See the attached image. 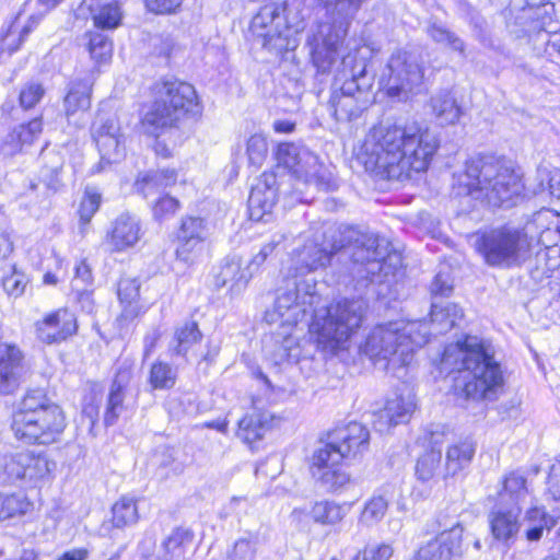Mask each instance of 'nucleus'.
Instances as JSON below:
<instances>
[{"label": "nucleus", "instance_id": "nucleus-30", "mask_svg": "<svg viewBox=\"0 0 560 560\" xmlns=\"http://www.w3.org/2000/svg\"><path fill=\"white\" fill-rule=\"evenodd\" d=\"M431 324L425 320H421L427 325L429 331L428 339L431 335H442L450 331L452 328L457 326L464 317L463 310L455 303L433 302L431 306Z\"/></svg>", "mask_w": 560, "mask_h": 560}, {"label": "nucleus", "instance_id": "nucleus-32", "mask_svg": "<svg viewBox=\"0 0 560 560\" xmlns=\"http://www.w3.org/2000/svg\"><path fill=\"white\" fill-rule=\"evenodd\" d=\"M351 503H338L330 500L316 501L310 511L314 523L335 528L342 523L351 511Z\"/></svg>", "mask_w": 560, "mask_h": 560}, {"label": "nucleus", "instance_id": "nucleus-60", "mask_svg": "<svg viewBox=\"0 0 560 560\" xmlns=\"http://www.w3.org/2000/svg\"><path fill=\"white\" fill-rule=\"evenodd\" d=\"M93 285V276L91 267L86 264L85 260H81L75 266L74 277L71 281L72 290H81L84 288H92Z\"/></svg>", "mask_w": 560, "mask_h": 560}, {"label": "nucleus", "instance_id": "nucleus-8", "mask_svg": "<svg viewBox=\"0 0 560 560\" xmlns=\"http://www.w3.org/2000/svg\"><path fill=\"white\" fill-rule=\"evenodd\" d=\"M366 311L368 304L362 299H343L315 311L310 330L316 336L317 347L331 355L347 351Z\"/></svg>", "mask_w": 560, "mask_h": 560}, {"label": "nucleus", "instance_id": "nucleus-61", "mask_svg": "<svg viewBox=\"0 0 560 560\" xmlns=\"http://www.w3.org/2000/svg\"><path fill=\"white\" fill-rule=\"evenodd\" d=\"M430 291L434 296H447L453 291V283L447 273L439 272L431 285Z\"/></svg>", "mask_w": 560, "mask_h": 560}, {"label": "nucleus", "instance_id": "nucleus-29", "mask_svg": "<svg viewBox=\"0 0 560 560\" xmlns=\"http://www.w3.org/2000/svg\"><path fill=\"white\" fill-rule=\"evenodd\" d=\"M194 533L190 529L175 528L162 540L155 560H186L192 548Z\"/></svg>", "mask_w": 560, "mask_h": 560}, {"label": "nucleus", "instance_id": "nucleus-51", "mask_svg": "<svg viewBox=\"0 0 560 560\" xmlns=\"http://www.w3.org/2000/svg\"><path fill=\"white\" fill-rule=\"evenodd\" d=\"M205 242L176 237L175 257L176 260L186 265H195L203 253Z\"/></svg>", "mask_w": 560, "mask_h": 560}, {"label": "nucleus", "instance_id": "nucleus-49", "mask_svg": "<svg viewBox=\"0 0 560 560\" xmlns=\"http://www.w3.org/2000/svg\"><path fill=\"white\" fill-rule=\"evenodd\" d=\"M101 202L102 196L97 189L94 187H86L78 209L82 234L85 233L86 226L90 224L92 218L97 212Z\"/></svg>", "mask_w": 560, "mask_h": 560}, {"label": "nucleus", "instance_id": "nucleus-11", "mask_svg": "<svg viewBox=\"0 0 560 560\" xmlns=\"http://www.w3.org/2000/svg\"><path fill=\"white\" fill-rule=\"evenodd\" d=\"M156 98L141 120L143 132L158 138L185 115L197 116L201 105L195 88L183 81H163L155 86Z\"/></svg>", "mask_w": 560, "mask_h": 560}, {"label": "nucleus", "instance_id": "nucleus-43", "mask_svg": "<svg viewBox=\"0 0 560 560\" xmlns=\"http://www.w3.org/2000/svg\"><path fill=\"white\" fill-rule=\"evenodd\" d=\"M33 510V503L23 493L0 492V522L24 516Z\"/></svg>", "mask_w": 560, "mask_h": 560}, {"label": "nucleus", "instance_id": "nucleus-31", "mask_svg": "<svg viewBox=\"0 0 560 560\" xmlns=\"http://www.w3.org/2000/svg\"><path fill=\"white\" fill-rule=\"evenodd\" d=\"M253 277V271L242 267V259L237 256L226 257L219 273L215 276L218 288L229 287L233 292L242 291Z\"/></svg>", "mask_w": 560, "mask_h": 560}, {"label": "nucleus", "instance_id": "nucleus-53", "mask_svg": "<svg viewBox=\"0 0 560 560\" xmlns=\"http://www.w3.org/2000/svg\"><path fill=\"white\" fill-rule=\"evenodd\" d=\"M208 235L207 222L199 217H186L182 220L176 237L206 242Z\"/></svg>", "mask_w": 560, "mask_h": 560}, {"label": "nucleus", "instance_id": "nucleus-41", "mask_svg": "<svg viewBox=\"0 0 560 560\" xmlns=\"http://www.w3.org/2000/svg\"><path fill=\"white\" fill-rule=\"evenodd\" d=\"M440 443V439L435 434L431 436V448L427 450L417 460L415 474L418 480L425 482L431 480L440 469L442 451L435 445Z\"/></svg>", "mask_w": 560, "mask_h": 560}, {"label": "nucleus", "instance_id": "nucleus-4", "mask_svg": "<svg viewBox=\"0 0 560 560\" xmlns=\"http://www.w3.org/2000/svg\"><path fill=\"white\" fill-rule=\"evenodd\" d=\"M453 189L457 196H471L492 207H511L521 197L524 185L521 176L505 163L478 156L454 175Z\"/></svg>", "mask_w": 560, "mask_h": 560}, {"label": "nucleus", "instance_id": "nucleus-20", "mask_svg": "<svg viewBox=\"0 0 560 560\" xmlns=\"http://www.w3.org/2000/svg\"><path fill=\"white\" fill-rule=\"evenodd\" d=\"M75 315L68 308H58L47 313L35 323L37 339L46 345L60 343L77 334Z\"/></svg>", "mask_w": 560, "mask_h": 560}, {"label": "nucleus", "instance_id": "nucleus-3", "mask_svg": "<svg viewBox=\"0 0 560 560\" xmlns=\"http://www.w3.org/2000/svg\"><path fill=\"white\" fill-rule=\"evenodd\" d=\"M441 373L458 372L455 388L468 399L492 400L503 384L500 365L476 336L448 345L441 357Z\"/></svg>", "mask_w": 560, "mask_h": 560}, {"label": "nucleus", "instance_id": "nucleus-52", "mask_svg": "<svg viewBox=\"0 0 560 560\" xmlns=\"http://www.w3.org/2000/svg\"><path fill=\"white\" fill-rule=\"evenodd\" d=\"M427 33L432 40L438 44H443L451 49L458 51L460 54L464 52V43L457 37L453 32L447 30L444 25L438 22H430L427 27Z\"/></svg>", "mask_w": 560, "mask_h": 560}, {"label": "nucleus", "instance_id": "nucleus-42", "mask_svg": "<svg viewBox=\"0 0 560 560\" xmlns=\"http://www.w3.org/2000/svg\"><path fill=\"white\" fill-rule=\"evenodd\" d=\"M176 177L177 174L174 170L152 172L138 178L136 186L137 189L142 192L145 198H149L174 185Z\"/></svg>", "mask_w": 560, "mask_h": 560}, {"label": "nucleus", "instance_id": "nucleus-45", "mask_svg": "<svg viewBox=\"0 0 560 560\" xmlns=\"http://www.w3.org/2000/svg\"><path fill=\"white\" fill-rule=\"evenodd\" d=\"M389 504L388 495L384 493H374L365 503L361 511L359 523L371 527L380 523L387 513Z\"/></svg>", "mask_w": 560, "mask_h": 560}, {"label": "nucleus", "instance_id": "nucleus-7", "mask_svg": "<svg viewBox=\"0 0 560 560\" xmlns=\"http://www.w3.org/2000/svg\"><path fill=\"white\" fill-rule=\"evenodd\" d=\"M66 428V417L43 389L28 390L13 415L14 436L26 444L49 445L57 442Z\"/></svg>", "mask_w": 560, "mask_h": 560}, {"label": "nucleus", "instance_id": "nucleus-18", "mask_svg": "<svg viewBox=\"0 0 560 560\" xmlns=\"http://www.w3.org/2000/svg\"><path fill=\"white\" fill-rule=\"evenodd\" d=\"M463 527L453 526L422 544L410 560H463Z\"/></svg>", "mask_w": 560, "mask_h": 560}, {"label": "nucleus", "instance_id": "nucleus-40", "mask_svg": "<svg viewBox=\"0 0 560 560\" xmlns=\"http://www.w3.org/2000/svg\"><path fill=\"white\" fill-rule=\"evenodd\" d=\"M526 225H533L535 230L530 241L529 258L533 257L535 250L560 245V225L557 228L546 226L541 220V214L527 221Z\"/></svg>", "mask_w": 560, "mask_h": 560}, {"label": "nucleus", "instance_id": "nucleus-59", "mask_svg": "<svg viewBox=\"0 0 560 560\" xmlns=\"http://www.w3.org/2000/svg\"><path fill=\"white\" fill-rule=\"evenodd\" d=\"M44 89L39 83L26 84L20 93V104L24 108L34 107L44 96Z\"/></svg>", "mask_w": 560, "mask_h": 560}, {"label": "nucleus", "instance_id": "nucleus-38", "mask_svg": "<svg viewBox=\"0 0 560 560\" xmlns=\"http://www.w3.org/2000/svg\"><path fill=\"white\" fill-rule=\"evenodd\" d=\"M140 284L136 279H121L118 283V298L122 305L121 317L133 319L141 313L139 304Z\"/></svg>", "mask_w": 560, "mask_h": 560}, {"label": "nucleus", "instance_id": "nucleus-26", "mask_svg": "<svg viewBox=\"0 0 560 560\" xmlns=\"http://www.w3.org/2000/svg\"><path fill=\"white\" fill-rule=\"evenodd\" d=\"M520 508L494 506L488 514V523L492 537L500 542L509 544L520 530Z\"/></svg>", "mask_w": 560, "mask_h": 560}, {"label": "nucleus", "instance_id": "nucleus-19", "mask_svg": "<svg viewBox=\"0 0 560 560\" xmlns=\"http://www.w3.org/2000/svg\"><path fill=\"white\" fill-rule=\"evenodd\" d=\"M277 168L288 170L304 184L317 185V158L293 143H280L276 152Z\"/></svg>", "mask_w": 560, "mask_h": 560}, {"label": "nucleus", "instance_id": "nucleus-62", "mask_svg": "<svg viewBox=\"0 0 560 560\" xmlns=\"http://www.w3.org/2000/svg\"><path fill=\"white\" fill-rule=\"evenodd\" d=\"M26 287L25 276L19 272H13L3 279V288L10 294L19 296L23 293Z\"/></svg>", "mask_w": 560, "mask_h": 560}, {"label": "nucleus", "instance_id": "nucleus-64", "mask_svg": "<svg viewBox=\"0 0 560 560\" xmlns=\"http://www.w3.org/2000/svg\"><path fill=\"white\" fill-rule=\"evenodd\" d=\"M394 553V549L388 544H381L377 547L365 549L363 560H389Z\"/></svg>", "mask_w": 560, "mask_h": 560}, {"label": "nucleus", "instance_id": "nucleus-56", "mask_svg": "<svg viewBox=\"0 0 560 560\" xmlns=\"http://www.w3.org/2000/svg\"><path fill=\"white\" fill-rule=\"evenodd\" d=\"M268 143L264 136L253 135L247 141V155L252 164L260 166L267 156Z\"/></svg>", "mask_w": 560, "mask_h": 560}, {"label": "nucleus", "instance_id": "nucleus-1", "mask_svg": "<svg viewBox=\"0 0 560 560\" xmlns=\"http://www.w3.org/2000/svg\"><path fill=\"white\" fill-rule=\"evenodd\" d=\"M438 148L436 136L417 122L381 125L369 130L354 154L368 173L382 179L404 180L427 171Z\"/></svg>", "mask_w": 560, "mask_h": 560}, {"label": "nucleus", "instance_id": "nucleus-10", "mask_svg": "<svg viewBox=\"0 0 560 560\" xmlns=\"http://www.w3.org/2000/svg\"><path fill=\"white\" fill-rule=\"evenodd\" d=\"M305 28L302 11L288 3H270L253 16L248 33L262 48L282 54L294 50Z\"/></svg>", "mask_w": 560, "mask_h": 560}, {"label": "nucleus", "instance_id": "nucleus-2", "mask_svg": "<svg viewBox=\"0 0 560 560\" xmlns=\"http://www.w3.org/2000/svg\"><path fill=\"white\" fill-rule=\"evenodd\" d=\"M347 244L343 241L318 243V240L307 241L302 247L293 250L290 259V271L293 276L305 275L325 267L332 254L345 248L354 264L364 266L358 270L360 277L371 282H383L400 269L401 254L390 248L389 242L371 232L347 230Z\"/></svg>", "mask_w": 560, "mask_h": 560}, {"label": "nucleus", "instance_id": "nucleus-14", "mask_svg": "<svg viewBox=\"0 0 560 560\" xmlns=\"http://www.w3.org/2000/svg\"><path fill=\"white\" fill-rule=\"evenodd\" d=\"M315 283L307 281L288 283L277 291L271 308L265 313L268 324L293 327L304 318L306 313L317 303Z\"/></svg>", "mask_w": 560, "mask_h": 560}, {"label": "nucleus", "instance_id": "nucleus-48", "mask_svg": "<svg viewBox=\"0 0 560 560\" xmlns=\"http://www.w3.org/2000/svg\"><path fill=\"white\" fill-rule=\"evenodd\" d=\"M258 547V534L247 532L238 537L226 551L228 560H255Z\"/></svg>", "mask_w": 560, "mask_h": 560}, {"label": "nucleus", "instance_id": "nucleus-57", "mask_svg": "<svg viewBox=\"0 0 560 560\" xmlns=\"http://www.w3.org/2000/svg\"><path fill=\"white\" fill-rule=\"evenodd\" d=\"M43 124L40 119H34L26 125H21L16 130L9 135L11 140L18 139L23 144H31L42 132Z\"/></svg>", "mask_w": 560, "mask_h": 560}, {"label": "nucleus", "instance_id": "nucleus-47", "mask_svg": "<svg viewBox=\"0 0 560 560\" xmlns=\"http://www.w3.org/2000/svg\"><path fill=\"white\" fill-rule=\"evenodd\" d=\"M535 269L532 276L535 279L550 277V272L560 267V245L542 248L534 252Z\"/></svg>", "mask_w": 560, "mask_h": 560}, {"label": "nucleus", "instance_id": "nucleus-9", "mask_svg": "<svg viewBox=\"0 0 560 560\" xmlns=\"http://www.w3.org/2000/svg\"><path fill=\"white\" fill-rule=\"evenodd\" d=\"M365 0H318L324 10L323 20L308 38L314 66L327 72L336 61L337 51Z\"/></svg>", "mask_w": 560, "mask_h": 560}, {"label": "nucleus", "instance_id": "nucleus-24", "mask_svg": "<svg viewBox=\"0 0 560 560\" xmlns=\"http://www.w3.org/2000/svg\"><path fill=\"white\" fill-rule=\"evenodd\" d=\"M24 372V354L13 343H0V392L12 393L19 385Z\"/></svg>", "mask_w": 560, "mask_h": 560}, {"label": "nucleus", "instance_id": "nucleus-5", "mask_svg": "<svg viewBox=\"0 0 560 560\" xmlns=\"http://www.w3.org/2000/svg\"><path fill=\"white\" fill-rule=\"evenodd\" d=\"M376 51L378 49L372 43H354L342 57L336 74V84L341 85L332 92L329 101L337 120L350 121L358 118L371 103L369 90L372 82L366 75V67Z\"/></svg>", "mask_w": 560, "mask_h": 560}, {"label": "nucleus", "instance_id": "nucleus-27", "mask_svg": "<svg viewBox=\"0 0 560 560\" xmlns=\"http://www.w3.org/2000/svg\"><path fill=\"white\" fill-rule=\"evenodd\" d=\"M515 22L528 34L545 32L549 36L558 27V22L555 20V4L546 3L535 10L517 11Z\"/></svg>", "mask_w": 560, "mask_h": 560}, {"label": "nucleus", "instance_id": "nucleus-34", "mask_svg": "<svg viewBox=\"0 0 560 560\" xmlns=\"http://www.w3.org/2000/svg\"><path fill=\"white\" fill-rule=\"evenodd\" d=\"M432 113L441 126L455 125L460 116L462 108L451 91L442 90L430 100Z\"/></svg>", "mask_w": 560, "mask_h": 560}, {"label": "nucleus", "instance_id": "nucleus-12", "mask_svg": "<svg viewBox=\"0 0 560 560\" xmlns=\"http://www.w3.org/2000/svg\"><path fill=\"white\" fill-rule=\"evenodd\" d=\"M533 225L505 224L479 234L475 242L485 264L500 269L521 267L529 258Z\"/></svg>", "mask_w": 560, "mask_h": 560}, {"label": "nucleus", "instance_id": "nucleus-58", "mask_svg": "<svg viewBox=\"0 0 560 560\" xmlns=\"http://www.w3.org/2000/svg\"><path fill=\"white\" fill-rule=\"evenodd\" d=\"M178 208L179 202L177 199L168 195H164L154 202L152 210L155 219L163 220L174 215Z\"/></svg>", "mask_w": 560, "mask_h": 560}, {"label": "nucleus", "instance_id": "nucleus-21", "mask_svg": "<svg viewBox=\"0 0 560 560\" xmlns=\"http://www.w3.org/2000/svg\"><path fill=\"white\" fill-rule=\"evenodd\" d=\"M278 192L277 175L265 172L253 186L248 197V213L253 221H262L271 214Z\"/></svg>", "mask_w": 560, "mask_h": 560}, {"label": "nucleus", "instance_id": "nucleus-37", "mask_svg": "<svg viewBox=\"0 0 560 560\" xmlns=\"http://www.w3.org/2000/svg\"><path fill=\"white\" fill-rule=\"evenodd\" d=\"M557 520L548 514L544 508L533 506L525 512V535L529 541H537L542 537L544 530H550Z\"/></svg>", "mask_w": 560, "mask_h": 560}, {"label": "nucleus", "instance_id": "nucleus-44", "mask_svg": "<svg viewBox=\"0 0 560 560\" xmlns=\"http://www.w3.org/2000/svg\"><path fill=\"white\" fill-rule=\"evenodd\" d=\"M201 340V332L195 322H187L176 328L170 349L177 355L185 357Z\"/></svg>", "mask_w": 560, "mask_h": 560}, {"label": "nucleus", "instance_id": "nucleus-35", "mask_svg": "<svg viewBox=\"0 0 560 560\" xmlns=\"http://www.w3.org/2000/svg\"><path fill=\"white\" fill-rule=\"evenodd\" d=\"M92 83L88 79H75L70 82L63 105L68 118L86 112L91 106Z\"/></svg>", "mask_w": 560, "mask_h": 560}, {"label": "nucleus", "instance_id": "nucleus-17", "mask_svg": "<svg viewBox=\"0 0 560 560\" xmlns=\"http://www.w3.org/2000/svg\"><path fill=\"white\" fill-rule=\"evenodd\" d=\"M93 137L98 149L101 161L93 172L98 173L105 165L119 163L126 156L125 137L116 118H100L93 125Z\"/></svg>", "mask_w": 560, "mask_h": 560}, {"label": "nucleus", "instance_id": "nucleus-22", "mask_svg": "<svg viewBox=\"0 0 560 560\" xmlns=\"http://www.w3.org/2000/svg\"><path fill=\"white\" fill-rule=\"evenodd\" d=\"M415 408V397L410 393L395 395L373 413V425L378 432L388 431L392 427L407 422Z\"/></svg>", "mask_w": 560, "mask_h": 560}, {"label": "nucleus", "instance_id": "nucleus-54", "mask_svg": "<svg viewBox=\"0 0 560 560\" xmlns=\"http://www.w3.org/2000/svg\"><path fill=\"white\" fill-rule=\"evenodd\" d=\"M527 494L526 480L524 477L515 474L509 475L503 481V490L500 492L501 501L511 500L515 504Z\"/></svg>", "mask_w": 560, "mask_h": 560}, {"label": "nucleus", "instance_id": "nucleus-28", "mask_svg": "<svg viewBox=\"0 0 560 560\" xmlns=\"http://www.w3.org/2000/svg\"><path fill=\"white\" fill-rule=\"evenodd\" d=\"M80 9L91 16L96 27L103 30L116 28L122 18L118 0H82Z\"/></svg>", "mask_w": 560, "mask_h": 560}, {"label": "nucleus", "instance_id": "nucleus-63", "mask_svg": "<svg viewBox=\"0 0 560 560\" xmlns=\"http://www.w3.org/2000/svg\"><path fill=\"white\" fill-rule=\"evenodd\" d=\"M547 487L552 498L560 500V459L550 466Z\"/></svg>", "mask_w": 560, "mask_h": 560}, {"label": "nucleus", "instance_id": "nucleus-36", "mask_svg": "<svg viewBox=\"0 0 560 560\" xmlns=\"http://www.w3.org/2000/svg\"><path fill=\"white\" fill-rule=\"evenodd\" d=\"M475 452V445L469 441H462L451 445L445 456V477L455 476L467 468L472 460Z\"/></svg>", "mask_w": 560, "mask_h": 560}, {"label": "nucleus", "instance_id": "nucleus-39", "mask_svg": "<svg viewBox=\"0 0 560 560\" xmlns=\"http://www.w3.org/2000/svg\"><path fill=\"white\" fill-rule=\"evenodd\" d=\"M130 380V372L124 371L119 372L110 387V392L108 395L107 406L105 410L104 421L106 425H112L115 423L117 418L119 417L122 410V401H124V389L127 386Z\"/></svg>", "mask_w": 560, "mask_h": 560}, {"label": "nucleus", "instance_id": "nucleus-25", "mask_svg": "<svg viewBox=\"0 0 560 560\" xmlns=\"http://www.w3.org/2000/svg\"><path fill=\"white\" fill-rule=\"evenodd\" d=\"M139 221L129 214L119 215L110 232L107 233L105 246L109 252H122L133 247L140 240Z\"/></svg>", "mask_w": 560, "mask_h": 560}, {"label": "nucleus", "instance_id": "nucleus-16", "mask_svg": "<svg viewBox=\"0 0 560 560\" xmlns=\"http://www.w3.org/2000/svg\"><path fill=\"white\" fill-rule=\"evenodd\" d=\"M56 463L44 453L31 451L11 455L4 463V471L14 481L28 487H37L49 480Z\"/></svg>", "mask_w": 560, "mask_h": 560}, {"label": "nucleus", "instance_id": "nucleus-23", "mask_svg": "<svg viewBox=\"0 0 560 560\" xmlns=\"http://www.w3.org/2000/svg\"><path fill=\"white\" fill-rule=\"evenodd\" d=\"M370 440L369 430L358 422L334 430L328 435V442L335 444V448L341 453L343 459L366 450Z\"/></svg>", "mask_w": 560, "mask_h": 560}, {"label": "nucleus", "instance_id": "nucleus-13", "mask_svg": "<svg viewBox=\"0 0 560 560\" xmlns=\"http://www.w3.org/2000/svg\"><path fill=\"white\" fill-rule=\"evenodd\" d=\"M423 78L421 54L397 48L390 54L381 71L380 84L389 97L407 101L420 91Z\"/></svg>", "mask_w": 560, "mask_h": 560}, {"label": "nucleus", "instance_id": "nucleus-33", "mask_svg": "<svg viewBox=\"0 0 560 560\" xmlns=\"http://www.w3.org/2000/svg\"><path fill=\"white\" fill-rule=\"evenodd\" d=\"M272 416L268 411H253L238 421L237 436L246 444L260 440L270 429Z\"/></svg>", "mask_w": 560, "mask_h": 560}, {"label": "nucleus", "instance_id": "nucleus-15", "mask_svg": "<svg viewBox=\"0 0 560 560\" xmlns=\"http://www.w3.org/2000/svg\"><path fill=\"white\" fill-rule=\"evenodd\" d=\"M343 460L335 444L327 442L314 451L311 457V474L328 491H341L351 482Z\"/></svg>", "mask_w": 560, "mask_h": 560}, {"label": "nucleus", "instance_id": "nucleus-55", "mask_svg": "<svg viewBox=\"0 0 560 560\" xmlns=\"http://www.w3.org/2000/svg\"><path fill=\"white\" fill-rule=\"evenodd\" d=\"M89 51L96 62H107L112 58L113 44L107 36L94 33L90 36Z\"/></svg>", "mask_w": 560, "mask_h": 560}, {"label": "nucleus", "instance_id": "nucleus-46", "mask_svg": "<svg viewBox=\"0 0 560 560\" xmlns=\"http://www.w3.org/2000/svg\"><path fill=\"white\" fill-rule=\"evenodd\" d=\"M139 520L137 501L133 497L122 495L112 508V523L117 528L133 525Z\"/></svg>", "mask_w": 560, "mask_h": 560}, {"label": "nucleus", "instance_id": "nucleus-50", "mask_svg": "<svg viewBox=\"0 0 560 560\" xmlns=\"http://www.w3.org/2000/svg\"><path fill=\"white\" fill-rule=\"evenodd\" d=\"M149 383L153 389H170L176 383V372L168 363L158 361L150 369Z\"/></svg>", "mask_w": 560, "mask_h": 560}, {"label": "nucleus", "instance_id": "nucleus-6", "mask_svg": "<svg viewBox=\"0 0 560 560\" xmlns=\"http://www.w3.org/2000/svg\"><path fill=\"white\" fill-rule=\"evenodd\" d=\"M428 334L422 322L398 319L375 326L360 349L371 360L385 362L384 368L404 366L428 342Z\"/></svg>", "mask_w": 560, "mask_h": 560}]
</instances>
